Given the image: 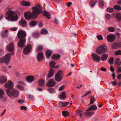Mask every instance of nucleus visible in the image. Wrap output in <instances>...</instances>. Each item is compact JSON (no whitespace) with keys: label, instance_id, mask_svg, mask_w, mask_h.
I'll return each instance as SVG.
<instances>
[{"label":"nucleus","instance_id":"47","mask_svg":"<svg viewBox=\"0 0 121 121\" xmlns=\"http://www.w3.org/2000/svg\"><path fill=\"white\" fill-rule=\"evenodd\" d=\"M116 72L119 73H121V67H118L117 68Z\"/></svg>","mask_w":121,"mask_h":121},{"label":"nucleus","instance_id":"48","mask_svg":"<svg viewBox=\"0 0 121 121\" xmlns=\"http://www.w3.org/2000/svg\"><path fill=\"white\" fill-rule=\"evenodd\" d=\"M3 96L0 97V99L2 101L5 102L6 101V98L4 97Z\"/></svg>","mask_w":121,"mask_h":121},{"label":"nucleus","instance_id":"19","mask_svg":"<svg viewBox=\"0 0 121 121\" xmlns=\"http://www.w3.org/2000/svg\"><path fill=\"white\" fill-rule=\"evenodd\" d=\"M19 24L20 25H21L22 26L24 27H25L26 24V21L21 19L20 21L19 22Z\"/></svg>","mask_w":121,"mask_h":121},{"label":"nucleus","instance_id":"64","mask_svg":"<svg viewBox=\"0 0 121 121\" xmlns=\"http://www.w3.org/2000/svg\"><path fill=\"white\" fill-rule=\"evenodd\" d=\"M101 70L103 71H105L106 70V69L104 67H102L101 68Z\"/></svg>","mask_w":121,"mask_h":121},{"label":"nucleus","instance_id":"46","mask_svg":"<svg viewBox=\"0 0 121 121\" xmlns=\"http://www.w3.org/2000/svg\"><path fill=\"white\" fill-rule=\"evenodd\" d=\"M105 16L107 19L108 20H109L110 19L111 17V16L109 14H106L105 15Z\"/></svg>","mask_w":121,"mask_h":121},{"label":"nucleus","instance_id":"40","mask_svg":"<svg viewBox=\"0 0 121 121\" xmlns=\"http://www.w3.org/2000/svg\"><path fill=\"white\" fill-rule=\"evenodd\" d=\"M39 34L38 32L34 33L32 34L33 36L35 38L38 37L39 36Z\"/></svg>","mask_w":121,"mask_h":121},{"label":"nucleus","instance_id":"44","mask_svg":"<svg viewBox=\"0 0 121 121\" xmlns=\"http://www.w3.org/2000/svg\"><path fill=\"white\" fill-rule=\"evenodd\" d=\"M107 11L108 12L111 13L113 11V9L112 8H108L107 9Z\"/></svg>","mask_w":121,"mask_h":121},{"label":"nucleus","instance_id":"60","mask_svg":"<svg viewBox=\"0 0 121 121\" xmlns=\"http://www.w3.org/2000/svg\"><path fill=\"white\" fill-rule=\"evenodd\" d=\"M24 102V100H23L21 99H20L18 101V102L20 104H22Z\"/></svg>","mask_w":121,"mask_h":121},{"label":"nucleus","instance_id":"42","mask_svg":"<svg viewBox=\"0 0 121 121\" xmlns=\"http://www.w3.org/2000/svg\"><path fill=\"white\" fill-rule=\"evenodd\" d=\"M48 91L50 93H53L54 92V90L52 88L48 89Z\"/></svg>","mask_w":121,"mask_h":121},{"label":"nucleus","instance_id":"61","mask_svg":"<svg viewBox=\"0 0 121 121\" xmlns=\"http://www.w3.org/2000/svg\"><path fill=\"white\" fill-rule=\"evenodd\" d=\"M99 3L102 6H104V3L103 1H99Z\"/></svg>","mask_w":121,"mask_h":121},{"label":"nucleus","instance_id":"52","mask_svg":"<svg viewBox=\"0 0 121 121\" xmlns=\"http://www.w3.org/2000/svg\"><path fill=\"white\" fill-rule=\"evenodd\" d=\"M69 104L68 102H66L65 103L63 102V106L62 107H65L67 106Z\"/></svg>","mask_w":121,"mask_h":121},{"label":"nucleus","instance_id":"5","mask_svg":"<svg viewBox=\"0 0 121 121\" xmlns=\"http://www.w3.org/2000/svg\"><path fill=\"white\" fill-rule=\"evenodd\" d=\"M6 19L9 21H16L18 18L17 16L16 15L14 11L9 10L6 13Z\"/></svg>","mask_w":121,"mask_h":121},{"label":"nucleus","instance_id":"29","mask_svg":"<svg viewBox=\"0 0 121 121\" xmlns=\"http://www.w3.org/2000/svg\"><path fill=\"white\" fill-rule=\"evenodd\" d=\"M60 98L62 99H65L66 98V95L64 91L62 92L61 94L60 95Z\"/></svg>","mask_w":121,"mask_h":121},{"label":"nucleus","instance_id":"6","mask_svg":"<svg viewBox=\"0 0 121 121\" xmlns=\"http://www.w3.org/2000/svg\"><path fill=\"white\" fill-rule=\"evenodd\" d=\"M107 50V47L105 44L98 46L96 49L97 52L99 54L105 53Z\"/></svg>","mask_w":121,"mask_h":121},{"label":"nucleus","instance_id":"43","mask_svg":"<svg viewBox=\"0 0 121 121\" xmlns=\"http://www.w3.org/2000/svg\"><path fill=\"white\" fill-rule=\"evenodd\" d=\"M77 113L81 117V116L82 115V111L80 110H78L77 112Z\"/></svg>","mask_w":121,"mask_h":121},{"label":"nucleus","instance_id":"31","mask_svg":"<svg viewBox=\"0 0 121 121\" xmlns=\"http://www.w3.org/2000/svg\"><path fill=\"white\" fill-rule=\"evenodd\" d=\"M44 15L48 19H49L51 17L50 14L48 12L45 11Z\"/></svg>","mask_w":121,"mask_h":121},{"label":"nucleus","instance_id":"23","mask_svg":"<svg viewBox=\"0 0 121 121\" xmlns=\"http://www.w3.org/2000/svg\"><path fill=\"white\" fill-rule=\"evenodd\" d=\"M108 56V55L107 54H103L101 57V59L103 61H105L107 59Z\"/></svg>","mask_w":121,"mask_h":121},{"label":"nucleus","instance_id":"27","mask_svg":"<svg viewBox=\"0 0 121 121\" xmlns=\"http://www.w3.org/2000/svg\"><path fill=\"white\" fill-rule=\"evenodd\" d=\"M118 47L119 46L118 44L115 43L112 45V49H116L118 48Z\"/></svg>","mask_w":121,"mask_h":121},{"label":"nucleus","instance_id":"57","mask_svg":"<svg viewBox=\"0 0 121 121\" xmlns=\"http://www.w3.org/2000/svg\"><path fill=\"white\" fill-rule=\"evenodd\" d=\"M110 70L112 72H113L114 71V69L113 66H111L109 68Z\"/></svg>","mask_w":121,"mask_h":121},{"label":"nucleus","instance_id":"10","mask_svg":"<svg viewBox=\"0 0 121 121\" xmlns=\"http://www.w3.org/2000/svg\"><path fill=\"white\" fill-rule=\"evenodd\" d=\"M91 56L93 60L96 62H99L100 60V57L95 53L93 54Z\"/></svg>","mask_w":121,"mask_h":121},{"label":"nucleus","instance_id":"13","mask_svg":"<svg viewBox=\"0 0 121 121\" xmlns=\"http://www.w3.org/2000/svg\"><path fill=\"white\" fill-rule=\"evenodd\" d=\"M54 69L51 68H50V71L47 74V76L48 78L52 77L54 73Z\"/></svg>","mask_w":121,"mask_h":121},{"label":"nucleus","instance_id":"41","mask_svg":"<svg viewBox=\"0 0 121 121\" xmlns=\"http://www.w3.org/2000/svg\"><path fill=\"white\" fill-rule=\"evenodd\" d=\"M97 2L96 0H93L91 2V7H93L95 5V3Z\"/></svg>","mask_w":121,"mask_h":121},{"label":"nucleus","instance_id":"7","mask_svg":"<svg viewBox=\"0 0 121 121\" xmlns=\"http://www.w3.org/2000/svg\"><path fill=\"white\" fill-rule=\"evenodd\" d=\"M62 73V71L61 70L59 71L55 76V79L56 81L59 82L61 81L62 78L61 75Z\"/></svg>","mask_w":121,"mask_h":121},{"label":"nucleus","instance_id":"50","mask_svg":"<svg viewBox=\"0 0 121 121\" xmlns=\"http://www.w3.org/2000/svg\"><path fill=\"white\" fill-rule=\"evenodd\" d=\"M95 102V98L93 96H91V104H93Z\"/></svg>","mask_w":121,"mask_h":121},{"label":"nucleus","instance_id":"51","mask_svg":"<svg viewBox=\"0 0 121 121\" xmlns=\"http://www.w3.org/2000/svg\"><path fill=\"white\" fill-rule=\"evenodd\" d=\"M65 86L62 85L58 89V90L60 91H61L63 90Z\"/></svg>","mask_w":121,"mask_h":121},{"label":"nucleus","instance_id":"35","mask_svg":"<svg viewBox=\"0 0 121 121\" xmlns=\"http://www.w3.org/2000/svg\"><path fill=\"white\" fill-rule=\"evenodd\" d=\"M97 109V107L95 104L91 105V111H95Z\"/></svg>","mask_w":121,"mask_h":121},{"label":"nucleus","instance_id":"32","mask_svg":"<svg viewBox=\"0 0 121 121\" xmlns=\"http://www.w3.org/2000/svg\"><path fill=\"white\" fill-rule=\"evenodd\" d=\"M37 24V22L33 21L30 22V25L32 26H33L36 25Z\"/></svg>","mask_w":121,"mask_h":121},{"label":"nucleus","instance_id":"22","mask_svg":"<svg viewBox=\"0 0 121 121\" xmlns=\"http://www.w3.org/2000/svg\"><path fill=\"white\" fill-rule=\"evenodd\" d=\"M116 17L119 22L121 21V13H117L116 14Z\"/></svg>","mask_w":121,"mask_h":121},{"label":"nucleus","instance_id":"53","mask_svg":"<svg viewBox=\"0 0 121 121\" xmlns=\"http://www.w3.org/2000/svg\"><path fill=\"white\" fill-rule=\"evenodd\" d=\"M58 105L60 107H62L63 102L61 101L59 102L58 103Z\"/></svg>","mask_w":121,"mask_h":121},{"label":"nucleus","instance_id":"45","mask_svg":"<svg viewBox=\"0 0 121 121\" xmlns=\"http://www.w3.org/2000/svg\"><path fill=\"white\" fill-rule=\"evenodd\" d=\"M17 87L21 90H23L24 89V88L23 86L20 85H17Z\"/></svg>","mask_w":121,"mask_h":121},{"label":"nucleus","instance_id":"17","mask_svg":"<svg viewBox=\"0 0 121 121\" xmlns=\"http://www.w3.org/2000/svg\"><path fill=\"white\" fill-rule=\"evenodd\" d=\"M84 114L87 116H90L91 115V106L89 107L88 109L86 110Z\"/></svg>","mask_w":121,"mask_h":121},{"label":"nucleus","instance_id":"8","mask_svg":"<svg viewBox=\"0 0 121 121\" xmlns=\"http://www.w3.org/2000/svg\"><path fill=\"white\" fill-rule=\"evenodd\" d=\"M32 49V46L30 44H28L23 50L24 53L26 55L29 53Z\"/></svg>","mask_w":121,"mask_h":121},{"label":"nucleus","instance_id":"63","mask_svg":"<svg viewBox=\"0 0 121 121\" xmlns=\"http://www.w3.org/2000/svg\"><path fill=\"white\" fill-rule=\"evenodd\" d=\"M93 120L94 121H97L99 120V119L97 117H94L93 118Z\"/></svg>","mask_w":121,"mask_h":121},{"label":"nucleus","instance_id":"39","mask_svg":"<svg viewBox=\"0 0 121 121\" xmlns=\"http://www.w3.org/2000/svg\"><path fill=\"white\" fill-rule=\"evenodd\" d=\"M114 54L116 55H121V50H119L117 51H115L114 52Z\"/></svg>","mask_w":121,"mask_h":121},{"label":"nucleus","instance_id":"20","mask_svg":"<svg viewBox=\"0 0 121 121\" xmlns=\"http://www.w3.org/2000/svg\"><path fill=\"white\" fill-rule=\"evenodd\" d=\"M7 80V78L4 76L0 77V83L3 84Z\"/></svg>","mask_w":121,"mask_h":121},{"label":"nucleus","instance_id":"26","mask_svg":"<svg viewBox=\"0 0 121 121\" xmlns=\"http://www.w3.org/2000/svg\"><path fill=\"white\" fill-rule=\"evenodd\" d=\"M62 113L63 116L65 117L67 116L69 114V112L66 111H62Z\"/></svg>","mask_w":121,"mask_h":121},{"label":"nucleus","instance_id":"21","mask_svg":"<svg viewBox=\"0 0 121 121\" xmlns=\"http://www.w3.org/2000/svg\"><path fill=\"white\" fill-rule=\"evenodd\" d=\"M45 84V81L43 79H41L38 81L39 85L41 86H44Z\"/></svg>","mask_w":121,"mask_h":121},{"label":"nucleus","instance_id":"12","mask_svg":"<svg viewBox=\"0 0 121 121\" xmlns=\"http://www.w3.org/2000/svg\"><path fill=\"white\" fill-rule=\"evenodd\" d=\"M43 58V53L41 52H39L38 53L37 57V61H38L40 62L42 61Z\"/></svg>","mask_w":121,"mask_h":121},{"label":"nucleus","instance_id":"49","mask_svg":"<svg viewBox=\"0 0 121 121\" xmlns=\"http://www.w3.org/2000/svg\"><path fill=\"white\" fill-rule=\"evenodd\" d=\"M97 37L99 40H102L103 39L102 36L101 35H99L97 36Z\"/></svg>","mask_w":121,"mask_h":121},{"label":"nucleus","instance_id":"2","mask_svg":"<svg viewBox=\"0 0 121 121\" xmlns=\"http://www.w3.org/2000/svg\"><path fill=\"white\" fill-rule=\"evenodd\" d=\"M14 85L11 81H9L8 83H6L4 86L7 89L6 90V92L9 97H16L18 96L19 92L18 91L13 88Z\"/></svg>","mask_w":121,"mask_h":121},{"label":"nucleus","instance_id":"34","mask_svg":"<svg viewBox=\"0 0 121 121\" xmlns=\"http://www.w3.org/2000/svg\"><path fill=\"white\" fill-rule=\"evenodd\" d=\"M114 9H115L117 10H121V7L120 5H115L113 7Z\"/></svg>","mask_w":121,"mask_h":121},{"label":"nucleus","instance_id":"9","mask_svg":"<svg viewBox=\"0 0 121 121\" xmlns=\"http://www.w3.org/2000/svg\"><path fill=\"white\" fill-rule=\"evenodd\" d=\"M55 85L56 83L55 81L52 79L49 80L47 84V86L49 87L54 86Z\"/></svg>","mask_w":121,"mask_h":121},{"label":"nucleus","instance_id":"28","mask_svg":"<svg viewBox=\"0 0 121 121\" xmlns=\"http://www.w3.org/2000/svg\"><path fill=\"white\" fill-rule=\"evenodd\" d=\"M115 29L113 27H109L108 28V30L110 32H113L115 31Z\"/></svg>","mask_w":121,"mask_h":121},{"label":"nucleus","instance_id":"36","mask_svg":"<svg viewBox=\"0 0 121 121\" xmlns=\"http://www.w3.org/2000/svg\"><path fill=\"white\" fill-rule=\"evenodd\" d=\"M55 63L54 61H52L49 63L50 66L52 68L53 67L55 66Z\"/></svg>","mask_w":121,"mask_h":121},{"label":"nucleus","instance_id":"3","mask_svg":"<svg viewBox=\"0 0 121 121\" xmlns=\"http://www.w3.org/2000/svg\"><path fill=\"white\" fill-rule=\"evenodd\" d=\"M7 50L11 52V53L6 54L5 56L1 57L0 58V63H4L6 64H8L9 62L11 55H13L14 52L13 51L14 49V46L13 44L12 43L7 45Z\"/></svg>","mask_w":121,"mask_h":121},{"label":"nucleus","instance_id":"1","mask_svg":"<svg viewBox=\"0 0 121 121\" xmlns=\"http://www.w3.org/2000/svg\"><path fill=\"white\" fill-rule=\"evenodd\" d=\"M32 9L33 11L32 13H30L29 11L25 13L24 17L26 19H35L37 15L42 12L41 7L39 4L35 5V6L32 7Z\"/></svg>","mask_w":121,"mask_h":121},{"label":"nucleus","instance_id":"16","mask_svg":"<svg viewBox=\"0 0 121 121\" xmlns=\"http://www.w3.org/2000/svg\"><path fill=\"white\" fill-rule=\"evenodd\" d=\"M8 30H6L5 31H3L1 33V36L3 38H4L7 36Z\"/></svg>","mask_w":121,"mask_h":121},{"label":"nucleus","instance_id":"30","mask_svg":"<svg viewBox=\"0 0 121 121\" xmlns=\"http://www.w3.org/2000/svg\"><path fill=\"white\" fill-rule=\"evenodd\" d=\"M48 32L46 29H43L41 30V33L42 35H46Z\"/></svg>","mask_w":121,"mask_h":121},{"label":"nucleus","instance_id":"15","mask_svg":"<svg viewBox=\"0 0 121 121\" xmlns=\"http://www.w3.org/2000/svg\"><path fill=\"white\" fill-rule=\"evenodd\" d=\"M26 79L28 82H30L34 81V78L32 76H28L26 77Z\"/></svg>","mask_w":121,"mask_h":121},{"label":"nucleus","instance_id":"24","mask_svg":"<svg viewBox=\"0 0 121 121\" xmlns=\"http://www.w3.org/2000/svg\"><path fill=\"white\" fill-rule=\"evenodd\" d=\"M60 57V56L58 54H54L52 56L51 58L54 60H57Z\"/></svg>","mask_w":121,"mask_h":121},{"label":"nucleus","instance_id":"58","mask_svg":"<svg viewBox=\"0 0 121 121\" xmlns=\"http://www.w3.org/2000/svg\"><path fill=\"white\" fill-rule=\"evenodd\" d=\"M28 97L29 99L31 100H33V97L31 95H29L28 96Z\"/></svg>","mask_w":121,"mask_h":121},{"label":"nucleus","instance_id":"37","mask_svg":"<svg viewBox=\"0 0 121 121\" xmlns=\"http://www.w3.org/2000/svg\"><path fill=\"white\" fill-rule=\"evenodd\" d=\"M114 58L113 57H112L110 58L109 60V63L110 64H112L113 63V61Z\"/></svg>","mask_w":121,"mask_h":121},{"label":"nucleus","instance_id":"59","mask_svg":"<svg viewBox=\"0 0 121 121\" xmlns=\"http://www.w3.org/2000/svg\"><path fill=\"white\" fill-rule=\"evenodd\" d=\"M72 4V3L71 2H69L66 4V5L67 7H69Z\"/></svg>","mask_w":121,"mask_h":121},{"label":"nucleus","instance_id":"33","mask_svg":"<svg viewBox=\"0 0 121 121\" xmlns=\"http://www.w3.org/2000/svg\"><path fill=\"white\" fill-rule=\"evenodd\" d=\"M43 48V47L41 45H39L38 46L37 48L36 51L37 52H39L42 50Z\"/></svg>","mask_w":121,"mask_h":121},{"label":"nucleus","instance_id":"14","mask_svg":"<svg viewBox=\"0 0 121 121\" xmlns=\"http://www.w3.org/2000/svg\"><path fill=\"white\" fill-rule=\"evenodd\" d=\"M52 52V51L50 50H47L46 52V56L47 58L48 59H49Z\"/></svg>","mask_w":121,"mask_h":121},{"label":"nucleus","instance_id":"18","mask_svg":"<svg viewBox=\"0 0 121 121\" xmlns=\"http://www.w3.org/2000/svg\"><path fill=\"white\" fill-rule=\"evenodd\" d=\"M116 66L117 67H118L121 64V62L120 60L118 58H117L115 60V63Z\"/></svg>","mask_w":121,"mask_h":121},{"label":"nucleus","instance_id":"62","mask_svg":"<svg viewBox=\"0 0 121 121\" xmlns=\"http://www.w3.org/2000/svg\"><path fill=\"white\" fill-rule=\"evenodd\" d=\"M99 74V71H97V74L95 75V74H92V77L93 78H95V77H97V76H98V75Z\"/></svg>","mask_w":121,"mask_h":121},{"label":"nucleus","instance_id":"11","mask_svg":"<svg viewBox=\"0 0 121 121\" xmlns=\"http://www.w3.org/2000/svg\"><path fill=\"white\" fill-rule=\"evenodd\" d=\"M115 36L114 35L110 34L108 36L107 39L108 42H112L115 40Z\"/></svg>","mask_w":121,"mask_h":121},{"label":"nucleus","instance_id":"38","mask_svg":"<svg viewBox=\"0 0 121 121\" xmlns=\"http://www.w3.org/2000/svg\"><path fill=\"white\" fill-rule=\"evenodd\" d=\"M4 92L2 89H0V97L3 96L4 94Z\"/></svg>","mask_w":121,"mask_h":121},{"label":"nucleus","instance_id":"55","mask_svg":"<svg viewBox=\"0 0 121 121\" xmlns=\"http://www.w3.org/2000/svg\"><path fill=\"white\" fill-rule=\"evenodd\" d=\"M20 109L21 110L23 109L25 110H27L26 107L23 106H22L21 107Z\"/></svg>","mask_w":121,"mask_h":121},{"label":"nucleus","instance_id":"4","mask_svg":"<svg viewBox=\"0 0 121 121\" xmlns=\"http://www.w3.org/2000/svg\"><path fill=\"white\" fill-rule=\"evenodd\" d=\"M26 34L25 32L22 30L19 31L17 33L18 39L19 40L17 43L18 46L20 48L24 47L26 40L25 37Z\"/></svg>","mask_w":121,"mask_h":121},{"label":"nucleus","instance_id":"25","mask_svg":"<svg viewBox=\"0 0 121 121\" xmlns=\"http://www.w3.org/2000/svg\"><path fill=\"white\" fill-rule=\"evenodd\" d=\"M21 4L24 6H29L30 5V3L29 2L23 1L21 2Z\"/></svg>","mask_w":121,"mask_h":121},{"label":"nucleus","instance_id":"56","mask_svg":"<svg viewBox=\"0 0 121 121\" xmlns=\"http://www.w3.org/2000/svg\"><path fill=\"white\" fill-rule=\"evenodd\" d=\"M111 83H112V84L113 86H115L116 85V80H115L114 82H111Z\"/></svg>","mask_w":121,"mask_h":121},{"label":"nucleus","instance_id":"54","mask_svg":"<svg viewBox=\"0 0 121 121\" xmlns=\"http://www.w3.org/2000/svg\"><path fill=\"white\" fill-rule=\"evenodd\" d=\"M4 54V52L2 50L0 49V56H2Z\"/></svg>","mask_w":121,"mask_h":121}]
</instances>
